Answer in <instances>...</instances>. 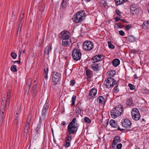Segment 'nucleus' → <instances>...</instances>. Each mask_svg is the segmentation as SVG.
<instances>
[{"label": "nucleus", "mask_w": 149, "mask_h": 149, "mask_svg": "<svg viewBox=\"0 0 149 149\" xmlns=\"http://www.w3.org/2000/svg\"><path fill=\"white\" fill-rule=\"evenodd\" d=\"M116 4L117 5H120L125 2L124 0H115Z\"/></svg>", "instance_id": "cd10ccee"}, {"label": "nucleus", "mask_w": 149, "mask_h": 149, "mask_svg": "<svg viewBox=\"0 0 149 149\" xmlns=\"http://www.w3.org/2000/svg\"><path fill=\"white\" fill-rule=\"evenodd\" d=\"M105 81L106 83H104V84L105 85L106 87L107 88H109L117 84L116 81L112 77L108 78Z\"/></svg>", "instance_id": "423d86ee"}, {"label": "nucleus", "mask_w": 149, "mask_h": 149, "mask_svg": "<svg viewBox=\"0 0 149 149\" xmlns=\"http://www.w3.org/2000/svg\"><path fill=\"white\" fill-rule=\"evenodd\" d=\"M132 103V100L130 99H128L126 102V104L127 105L130 106Z\"/></svg>", "instance_id": "473e14b6"}, {"label": "nucleus", "mask_w": 149, "mask_h": 149, "mask_svg": "<svg viewBox=\"0 0 149 149\" xmlns=\"http://www.w3.org/2000/svg\"><path fill=\"white\" fill-rule=\"evenodd\" d=\"M12 91L9 90L7 93V96L5 102L2 100L1 108L0 110V125H1L3 121V118L4 116V113L5 111V108L7 104L9 105L10 104V99Z\"/></svg>", "instance_id": "f257e3e1"}, {"label": "nucleus", "mask_w": 149, "mask_h": 149, "mask_svg": "<svg viewBox=\"0 0 149 149\" xmlns=\"http://www.w3.org/2000/svg\"><path fill=\"white\" fill-rule=\"evenodd\" d=\"M139 11L138 8L137 7L132 13V14L133 15H138L139 14Z\"/></svg>", "instance_id": "2f4dec72"}, {"label": "nucleus", "mask_w": 149, "mask_h": 149, "mask_svg": "<svg viewBox=\"0 0 149 149\" xmlns=\"http://www.w3.org/2000/svg\"><path fill=\"white\" fill-rule=\"evenodd\" d=\"M123 107L122 105L116 107L111 110V115L114 118H116L118 116H120L123 112Z\"/></svg>", "instance_id": "7ed1b4c3"}, {"label": "nucleus", "mask_w": 149, "mask_h": 149, "mask_svg": "<svg viewBox=\"0 0 149 149\" xmlns=\"http://www.w3.org/2000/svg\"><path fill=\"white\" fill-rule=\"evenodd\" d=\"M85 16V13L83 11H79L74 15L73 20L76 23L81 22L84 19Z\"/></svg>", "instance_id": "20e7f679"}, {"label": "nucleus", "mask_w": 149, "mask_h": 149, "mask_svg": "<svg viewBox=\"0 0 149 149\" xmlns=\"http://www.w3.org/2000/svg\"><path fill=\"white\" fill-rule=\"evenodd\" d=\"M79 125L76 118H74L68 125V131L70 134H73L77 131Z\"/></svg>", "instance_id": "f03ea898"}, {"label": "nucleus", "mask_w": 149, "mask_h": 149, "mask_svg": "<svg viewBox=\"0 0 149 149\" xmlns=\"http://www.w3.org/2000/svg\"><path fill=\"white\" fill-rule=\"evenodd\" d=\"M10 69L12 71L16 72L17 71L16 66L15 65H13L11 67Z\"/></svg>", "instance_id": "7c9ffc66"}, {"label": "nucleus", "mask_w": 149, "mask_h": 149, "mask_svg": "<svg viewBox=\"0 0 149 149\" xmlns=\"http://www.w3.org/2000/svg\"><path fill=\"white\" fill-rule=\"evenodd\" d=\"M119 91V89L118 88V85H117L116 87L114 88V92L116 93Z\"/></svg>", "instance_id": "79ce46f5"}, {"label": "nucleus", "mask_w": 149, "mask_h": 149, "mask_svg": "<svg viewBox=\"0 0 149 149\" xmlns=\"http://www.w3.org/2000/svg\"><path fill=\"white\" fill-rule=\"evenodd\" d=\"M39 10L40 12H42L44 11V8H42V9H41V8H40V9Z\"/></svg>", "instance_id": "338daca9"}, {"label": "nucleus", "mask_w": 149, "mask_h": 149, "mask_svg": "<svg viewBox=\"0 0 149 149\" xmlns=\"http://www.w3.org/2000/svg\"><path fill=\"white\" fill-rule=\"evenodd\" d=\"M119 33L121 36H123L124 35L125 33L122 30H120L119 31Z\"/></svg>", "instance_id": "864d4df0"}, {"label": "nucleus", "mask_w": 149, "mask_h": 149, "mask_svg": "<svg viewBox=\"0 0 149 149\" xmlns=\"http://www.w3.org/2000/svg\"><path fill=\"white\" fill-rule=\"evenodd\" d=\"M84 120L86 123H89L91 122V120L88 118L86 117L84 118Z\"/></svg>", "instance_id": "f704fd0d"}, {"label": "nucleus", "mask_w": 149, "mask_h": 149, "mask_svg": "<svg viewBox=\"0 0 149 149\" xmlns=\"http://www.w3.org/2000/svg\"><path fill=\"white\" fill-rule=\"evenodd\" d=\"M82 1L83 2L84 1H85L86 2H88L90 1V0H82Z\"/></svg>", "instance_id": "69168bd1"}, {"label": "nucleus", "mask_w": 149, "mask_h": 149, "mask_svg": "<svg viewBox=\"0 0 149 149\" xmlns=\"http://www.w3.org/2000/svg\"><path fill=\"white\" fill-rule=\"evenodd\" d=\"M108 124V120H106L103 123V125L104 127L107 126Z\"/></svg>", "instance_id": "c03bdc74"}, {"label": "nucleus", "mask_w": 149, "mask_h": 149, "mask_svg": "<svg viewBox=\"0 0 149 149\" xmlns=\"http://www.w3.org/2000/svg\"><path fill=\"white\" fill-rule=\"evenodd\" d=\"M93 47V43L89 41H86L84 42L83 44V48L86 51L91 50Z\"/></svg>", "instance_id": "1a4fd4ad"}, {"label": "nucleus", "mask_w": 149, "mask_h": 149, "mask_svg": "<svg viewBox=\"0 0 149 149\" xmlns=\"http://www.w3.org/2000/svg\"><path fill=\"white\" fill-rule=\"evenodd\" d=\"M108 47H109V48H111V49H114L115 48L114 46L112 44L108 45Z\"/></svg>", "instance_id": "4d7b16f0"}, {"label": "nucleus", "mask_w": 149, "mask_h": 149, "mask_svg": "<svg viewBox=\"0 0 149 149\" xmlns=\"http://www.w3.org/2000/svg\"><path fill=\"white\" fill-rule=\"evenodd\" d=\"M123 126L125 128H128L131 126L132 123L130 121L127 119H124L122 122Z\"/></svg>", "instance_id": "9d476101"}, {"label": "nucleus", "mask_w": 149, "mask_h": 149, "mask_svg": "<svg viewBox=\"0 0 149 149\" xmlns=\"http://www.w3.org/2000/svg\"><path fill=\"white\" fill-rule=\"evenodd\" d=\"M118 142H117L116 141H115L114 140H113V141L112 143V147H115V146L117 144Z\"/></svg>", "instance_id": "49530a36"}, {"label": "nucleus", "mask_w": 149, "mask_h": 149, "mask_svg": "<svg viewBox=\"0 0 149 149\" xmlns=\"http://www.w3.org/2000/svg\"><path fill=\"white\" fill-rule=\"evenodd\" d=\"M81 53L80 50L77 49H74L72 52V56L74 60L77 61L80 60Z\"/></svg>", "instance_id": "0eeeda50"}, {"label": "nucleus", "mask_w": 149, "mask_h": 149, "mask_svg": "<svg viewBox=\"0 0 149 149\" xmlns=\"http://www.w3.org/2000/svg\"><path fill=\"white\" fill-rule=\"evenodd\" d=\"M36 93V91H32V96L34 97V96Z\"/></svg>", "instance_id": "bf43d9fd"}, {"label": "nucleus", "mask_w": 149, "mask_h": 149, "mask_svg": "<svg viewBox=\"0 0 149 149\" xmlns=\"http://www.w3.org/2000/svg\"><path fill=\"white\" fill-rule=\"evenodd\" d=\"M132 115L133 119L135 120H138L140 118L139 112L136 108H134L132 111Z\"/></svg>", "instance_id": "6e6552de"}, {"label": "nucleus", "mask_w": 149, "mask_h": 149, "mask_svg": "<svg viewBox=\"0 0 149 149\" xmlns=\"http://www.w3.org/2000/svg\"><path fill=\"white\" fill-rule=\"evenodd\" d=\"M115 21L116 22H117L119 21V20H120V18H118V17H116L115 18Z\"/></svg>", "instance_id": "680f3d73"}, {"label": "nucleus", "mask_w": 149, "mask_h": 149, "mask_svg": "<svg viewBox=\"0 0 149 149\" xmlns=\"http://www.w3.org/2000/svg\"><path fill=\"white\" fill-rule=\"evenodd\" d=\"M120 63V61L119 60L118 58H116L113 59L112 62L113 65L115 66L116 67L118 66Z\"/></svg>", "instance_id": "412c9836"}, {"label": "nucleus", "mask_w": 149, "mask_h": 149, "mask_svg": "<svg viewBox=\"0 0 149 149\" xmlns=\"http://www.w3.org/2000/svg\"><path fill=\"white\" fill-rule=\"evenodd\" d=\"M11 56L12 58L14 59H15L17 56V55L14 52H11Z\"/></svg>", "instance_id": "e433bc0d"}, {"label": "nucleus", "mask_w": 149, "mask_h": 149, "mask_svg": "<svg viewBox=\"0 0 149 149\" xmlns=\"http://www.w3.org/2000/svg\"><path fill=\"white\" fill-rule=\"evenodd\" d=\"M115 74V72L114 70H111L110 73V76L112 77Z\"/></svg>", "instance_id": "a18cd8bd"}, {"label": "nucleus", "mask_w": 149, "mask_h": 149, "mask_svg": "<svg viewBox=\"0 0 149 149\" xmlns=\"http://www.w3.org/2000/svg\"><path fill=\"white\" fill-rule=\"evenodd\" d=\"M31 82H32V80H31V78L29 79L27 81L26 85L29 87H28V88H29L28 90L29 91L30 88V87L31 85Z\"/></svg>", "instance_id": "c85d7f7f"}, {"label": "nucleus", "mask_w": 149, "mask_h": 149, "mask_svg": "<svg viewBox=\"0 0 149 149\" xmlns=\"http://www.w3.org/2000/svg\"><path fill=\"white\" fill-rule=\"evenodd\" d=\"M86 74L88 78H90L92 77L93 72L90 69L87 70H86Z\"/></svg>", "instance_id": "4be33fe9"}, {"label": "nucleus", "mask_w": 149, "mask_h": 149, "mask_svg": "<svg viewBox=\"0 0 149 149\" xmlns=\"http://www.w3.org/2000/svg\"><path fill=\"white\" fill-rule=\"evenodd\" d=\"M97 90L96 89L92 88L89 94L88 97L90 99H92L96 94Z\"/></svg>", "instance_id": "f3484780"}, {"label": "nucleus", "mask_w": 149, "mask_h": 149, "mask_svg": "<svg viewBox=\"0 0 149 149\" xmlns=\"http://www.w3.org/2000/svg\"><path fill=\"white\" fill-rule=\"evenodd\" d=\"M128 39L129 41L131 42H134L136 40V39L132 35L129 36L128 37Z\"/></svg>", "instance_id": "bb28decb"}, {"label": "nucleus", "mask_w": 149, "mask_h": 149, "mask_svg": "<svg viewBox=\"0 0 149 149\" xmlns=\"http://www.w3.org/2000/svg\"><path fill=\"white\" fill-rule=\"evenodd\" d=\"M42 122H40V120H39V123L38 124L35 129L36 131L38 133L40 132L41 130V123Z\"/></svg>", "instance_id": "b1692460"}, {"label": "nucleus", "mask_w": 149, "mask_h": 149, "mask_svg": "<svg viewBox=\"0 0 149 149\" xmlns=\"http://www.w3.org/2000/svg\"><path fill=\"white\" fill-rule=\"evenodd\" d=\"M134 78L135 79H137L138 78V77H137L136 74H135L134 75Z\"/></svg>", "instance_id": "774afa93"}, {"label": "nucleus", "mask_w": 149, "mask_h": 149, "mask_svg": "<svg viewBox=\"0 0 149 149\" xmlns=\"http://www.w3.org/2000/svg\"><path fill=\"white\" fill-rule=\"evenodd\" d=\"M116 24L117 25L118 27L119 28H122L124 27V26L120 23L118 24V23H117Z\"/></svg>", "instance_id": "603ef678"}, {"label": "nucleus", "mask_w": 149, "mask_h": 149, "mask_svg": "<svg viewBox=\"0 0 149 149\" xmlns=\"http://www.w3.org/2000/svg\"><path fill=\"white\" fill-rule=\"evenodd\" d=\"M69 33L67 31H62L59 34V37L60 39L62 40L68 38L69 37Z\"/></svg>", "instance_id": "9b49d317"}, {"label": "nucleus", "mask_w": 149, "mask_h": 149, "mask_svg": "<svg viewBox=\"0 0 149 149\" xmlns=\"http://www.w3.org/2000/svg\"><path fill=\"white\" fill-rule=\"evenodd\" d=\"M104 58L103 56L100 55L95 56L93 58V62L96 63L102 60Z\"/></svg>", "instance_id": "f8f14e48"}, {"label": "nucleus", "mask_w": 149, "mask_h": 149, "mask_svg": "<svg viewBox=\"0 0 149 149\" xmlns=\"http://www.w3.org/2000/svg\"><path fill=\"white\" fill-rule=\"evenodd\" d=\"M75 111H76V113L78 114L80 113H81V110L79 107L76 109Z\"/></svg>", "instance_id": "de8ad7c7"}, {"label": "nucleus", "mask_w": 149, "mask_h": 149, "mask_svg": "<svg viewBox=\"0 0 149 149\" xmlns=\"http://www.w3.org/2000/svg\"><path fill=\"white\" fill-rule=\"evenodd\" d=\"M113 139L115 141H116L118 143L120 142L121 141L120 139V137L118 136H115L114 138Z\"/></svg>", "instance_id": "c9c22d12"}, {"label": "nucleus", "mask_w": 149, "mask_h": 149, "mask_svg": "<svg viewBox=\"0 0 149 149\" xmlns=\"http://www.w3.org/2000/svg\"><path fill=\"white\" fill-rule=\"evenodd\" d=\"M22 26V25H20L18 24V27H19V28H20V31H21V28Z\"/></svg>", "instance_id": "e2e57ef3"}, {"label": "nucleus", "mask_w": 149, "mask_h": 149, "mask_svg": "<svg viewBox=\"0 0 149 149\" xmlns=\"http://www.w3.org/2000/svg\"><path fill=\"white\" fill-rule=\"evenodd\" d=\"M132 26L131 25L128 24L125 27V29L126 30H128L130 29Z\"/></svg>", "instance_id": "37998d69"}, {"label": "nucleus", "mask_w": 149, "mask_h": 149, "mask_svg": "<svg viewBox=\"0 0 149 149\" xmlns=\"http://www.w3.org/2000/svg\"><path fill=\"white\" fill-rule=\"evenodd\" d=\"M70 142L65 141V147L68 148L69 147L70 144Z\"/></svg>", "instance_id": "ea45409f"}, {"label": "nucleus", "mask_w": 149, "mask_h": 149, "mask_svg": "<svg viewBox=\"0 0 149 149\" xmlns=\"http://www.w3.org/2000/svg\"><path fill=\"white\" fill-rule=\"evenodd\" d=\"M91 67L92 69L94 71H97L99 70L98 65L97 64H94Z\"/></svg>", "instance_id": "393cba45"}, {"label": "nucleus", "mask_w": 149, "mask_h": 149, "mask_svg": "<svg viewBox=\"0 0 149 149\" xmlns=\"http://www.w3.org/2000/svg\"><path fill=\"white\" fill-rule=\"evenodd\" d=\"M31 114H29L27 118V121L26 124V126L25 127V129L26 130L27 132L28 131L29 128V125L31 122Z\"/></svg>", "instance_id": "ddd939ff"}, {"label": "nucleus", "mask_w": 149, "mask_h": 149, "mask_svg": "<svg viewBox=\"0 0 149 149\" xmlns=\"http://www.w3.org/2000/svg\"><path fill=\"white\" fill-rule=\"evenodd\" d=\"M62 44L63 45L65 46H68L71 42V40L69 38L62 40Z\"/></svg>", "instance_id": "a211bd4d"}, {"label": "nucleus", "mask_w": 149, "mask_h": 149, "mask_svg": "<svg viewBox=\"0 0 149 149\" xmlns=\"http://www.w3.org/2000/svg\"><path fill=\"white\" fill-rule=\"evenodd\" d=\"M71 136V135L70 134H69L68 136L67 137L65 141L70 142L72 139Z\"/></svg>", "instance_id": "4c0bfd02"}, {"label": "nucleus", "mask_w": 149, "mask_h": 149, "mask_svg": "<svg viewBox=\"0 0 149 149\" xmlns=\"http://www.w3.org/2000/svg\"><path fill=\"white\" fill-rule=\"evenodd\" d=\"M21 51H20V54L19 56V59H20L18 61H13V62H14V63H17L18 64H19L20 63V55H21Z\"/></svg>", "instance_id": "3c124183"}, {"label": "nucleus", "mask_w": 149, "mask_h": 149, "mask_svg": "<svg viewBox=\"0 0 149 149\" xmlns=\"http://www.w3.org/2000/svg\"><path fill=\"white\" fill-rule=\"evenodd\" d=\"M116 13L117 15L119 16L121 15L122 14V13H121L119 10H116Z\"/></svg>", "instance_id": "5fc2aeb1"}, {"label": "nucleus", "mask_w": 149, "mask_h": 149, "mask_svg": "<svg viewBox=\"0 0 149 149\" xmlns=\"http://www.w3.org/2000/svg\"><path fill=\"white\" fill-rule=\"evenodd\" d=\"M48 78L47 74H44V81L45 82V80H47V79Z\"/></svg>", "instance_id": "052dcab7"}, {"label": "nucleus", "mask_w": 149, "mask_h": 149, "mask_svg": "<svg viewBox=\"0 0 149 149\" xmlns=\"http://www.w3.org/2000/svg\"><path fill=\"white\" fill-rule=\"evenodd\" d=\"M98 102L100 104H104L106 101V100L104 97L102 96L98 97L97 100Z\"/></svg>", "instance_id": "dca6fc26"}, {"label": "nucleus", "mask_w": 149, "mask_h": 149, "mask_svg": "<svg viewBox=\"0 0 149 149\" xmlns=\"http://www.w3.org/2000/svg\"><path fill=\"white\" fill-rule=\"evenodd\" d=\"M67 3V0H63L62 3V8H64L65 7Z\"/></svg>", "instance_id": "72a5a7b5"}, {"label": "nucleus", "mask_w": 149, "mask_h": 149, "mask_svg": "<svg viewBox=\"0 0 149 149\" xmlns=\"http://www.w3.org/2000/svg\"><path fill=\"white\" fill-rule=\"evenodd\" d=\"M61 124H62L63 126H64L66 124V123L65 121H63Z\"/></svg>", "instance_id": "0e129e2a"}, {"label": "nucleus", "mask_w": 149, "mask_h": 149, "mask_svg": "<svg viewBox=\"0 0 149 149\" xmlns=\"http://www.w3.org/2000/svg\"><path fill=\"white\" fill-rule=\"evenodd\" d=\"M48 68H47L46 70L45 69H44V74H48Z\"/></svg>", "instance_id": "6e6d98bb"}, {"label": "nucleus", "mask_w": 149, "mask_h": 149, "mask_svg": "<svg viewBox=\"0 0 149 149\" xmlns=\"http://www.w3.org/2000/svg\"><path fill=\"white\" fill-rule=\"evenodd\" d=\"M21 111L20 107L19 108H18V109L16 111V114L15 116V118L14 120V122L16 125H17L18 124V121L20 119V117L19 114L20 113Z\"/></svg>", "instance_id": "4468645a"}, {"label": "nucleus", "mask_w": 149, "mask_h": 149, "mask_svg": "<svg viewBox=\"0 0 149 149\" xmlns=\"http://www.w3.org/2000/svg\"><path fill=\"white\" fill-rule=\"evenodd\" d=\"M61 76V74L58 72H53L52 77L55 78L56 79H60Z\"/></svg>", "instance_id": "5701e85b"}, {"label": "nucleus", "mask_w": 149, "mask_h": 149, "mask_svg": "<svg viewBox=\"0 0 149 149\" xmlns=\"http://www.w3.org/2000/svg\"><path fill=\"white\" fill-rule=\"evenodd\" d=\"M76 97V96L75 95H73L71 99L72 104L71 105V106H74Z\"/></svg>", "instance_id": "a878e982"}, {"label": "nucleus", "mask_w": 149, "mask_h": 149, "mask_svg": "<svg viewBox=\"0 0 149 149\" xmlns=\"http://www.w3.org/2000/svg\"><path fill=\"white\" fill-rule=\"evenodd\" d=\"M52 49L51 45L50 44L48 45L45 48L44 50V53L47 55L49 54L50 51Z\"/></svg>", "instance_id": "6ab92c4d"}, {"label": "nucleus", "mask_w": 149, "mask_h": 149, "mask_svg": "<svg viewBox=\"0 0 149 149\" xmlns=\"http://www.w3.org/2000/svg\"><path fill=\"white\" fill-rule=\"evenodd\" d=\"M70 82V85L72 86H73L75 83V81L73 80H71Z\"/></svg>", "instance_id": "09e8293b"}, {"label": "nucleus", "mask_w": 149, "mask_h": 149, "mask_svg": "<svg viewBox=\"0 0 149 149\" xmlns=\"http://www.w3.org/2000/svg\"><path fill=\"white\" fill-rule=\"evenodd\" d=\"M122 144L121 143L118 144L116 146V148L118 149H120L122 147Z\"/></svg>", "instance_id": "8fccbe9b"}, {"label": "nucleus", "mask_w": 149, "mask_h": 149, "mask_svg": "<svg viewBox=\"0 0 149 149\" xmlns=\"http://www.w3.org/2000/svg\"><path fill=\"white\" fill-rule=\"evenodd\" d=\"M110 125L113 127L114 128H117L118 127L117 129V130L122 131L124 129H121L120 128L119 126H118V125L116 124L115 122V121L113 120H111L109 122Z\"/></svg>", "instance_id": "2eb2a0df"}, {"label": "nucleus", "mask_w": 149, "mask_h": 149, "mask_svg": "<svg viewBox=\"0 0 149 149\" xmlns=\"http://www.w3.org/2000/svg\"><path fill=\"white\" fill-rule=\"evenodd\" d=\"M60 79H55V78H54L52 77V80L53 82V83L54 85H55L57 84L58 82L59 81Z\"/></svg>", "instance_id": "c756f323"}, {"label": "nucleus", "mask_w": 149, "mask_h": 149, "mask_svg": "<svg viewBox=\"0 0 149 149\" xmlns=\"http://www.w3.org/2000/svg\"><path fill=\"white\" fill-rule=\"evenodd\" d=\"M128 86L130 88V89L131 90H134L135 88V86L132 84H128Z\"/></svg>", "instance_id": "a19ab883"}, {"label": "nucleus", "mask_w": 149, "mask_h": 149, "mask_svg": "<svg viewBox=\"0 0 149 149\" xmlns=\"http://www.w3.org/2000/svg\"><path fill=\"white\" fill-rule=\"evenodd\" d=\"M37 88V86L36 84H35L33 85L32 88V91H36V89Z\"/></svg>", "instance_id": "13d9d810"}, {"label": "nucleus", "mask_w": 149, "mask_h": 149, "mask_svg": "<svg viewBox=\"0 0 149 149\" xmlns=\"http://www.w3.org/2000/svg\"><path fill=\"white\" fill-rule=\"evenodd\" d=\"M137 7H135V6L134 5H132L131 6L130 9L131 10V13L132 14V13L133 12V11H134V10H135V9Z\"/></svg>", "instance_id": "58836bf2"}, {"label": "nucleus", "mask_w": 149, "mask_h": 149, "mask_svg": "<svg viewBox=\"0 0 149 149\" xmlns=\"http://www.w3.org/2000/svg\"><path fill=\"white\" fill-rule=\"evenodd\" d=\"M142 28L144 29H147L149 28V21H145L142 25Z\"/></svg>", "instance_id": "aec40b11"}, {"label": "nucleus", "mask_w": 149, "mask_h": 149, "mask_svg": "<svg viewBox=\"0 0 149 149\" xmlns=\"http://www.w3.org/2000/svg\"><path fill=\"white\" fill-rule=\"evenodd\" d=\"M48 108L49 106L48 103L45 104L43 107L41 114L40 116V122H42L45 119Z\"/></svg>", "instance_id": "39448f33"}]
</instances>
